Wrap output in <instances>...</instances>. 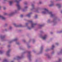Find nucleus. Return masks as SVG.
I'll use <instances>...</instances> for the list:
<instances>
[{
	"instance_id": "obj_4",
	"label": "nucleus",
	"mask_w": 62,
	"mask_h": 62,
	"mask_svg": "<svg viewBox=\"0 0 62 62\" xmlns=\"http://www.w3.org/2000/svg\"><path fill=\"white\" fill-rule=\"evenodd\" d=\"M46 37H47V35H45L44 36L42 37V38L43 39H45Z\"/></svg>"
},
{
	"instance_id": "obj_7",
	"label": "nucleus",
	"mask_w": 62,
	"mask_h": 62,
	"mask_svg": "<svg viewBox=\"0 0 62 62\" xmlns=\"http://www.w3.org/2000/svg\"><path fill=\"white\" fill-rule=\"evenodd\" d=\"M36 24H33L32 23L31 24V26L32 27H33V26H34V25H36Z\"/></svg>"
},
{
	"instance_id": "obj_21",
	"label": "nucleus",
	"mask_w": 62,
	"mask_h": 62,
	"mask_svg": "<svg viewBox=\"0 0 62 62\" xmlns=\"http://www.w3.org/2000/svg\"><path fill=\"white\" fill-rule=\"evenodd\" d=\"M32 7H34V5H32Z\"/></svg>"
},
{
	"instance_id": "obj_3",
	"label": "nucleus",
	"mask_w": 62,
	"mask_h": 62,
	"mask_svg": "<svg viewBox=\"0 0 62 62\" xmlns=\"http://www.w3.org/2000/svg\"><path fill=\"white\" fill-rule=\"evenodd\" d=\"M0 18L2 19V20H4L6 19V18L5 17H4L3 16H1V15H0Z\"/></svg>"
},
{
	"instance_id": "obj_1",
	"label": "nucleus",
	"mask_w": 62,
	"mask_h": 62,
	"mask_svg": "<svg viewBox=\"0 0 62 62\" xmlns=\"http://www.w3.org/2000/svg\"><path fill=\"white\" fill-rule=\"evenodd\" d=\"M44 11L42 12V13H43V14H46V13H47L49 14H50L51 15V16L52 17L54 16V15L52 14V12H49L47 9L45 8L44 9Z\"/></svg>"
},
{
	"instance_id": "obj_8",
	"label": "nucleus",
	"mask_w": 62,
	"mask_h": 62,
	"mask_svg": "<svg viewBox=\"0 0 62 62\" xmlns=\"http://www.w3.org/2000/svg\"><path fill=\"white\" fill-rule=\"evenodd\" d=\"M16 1L17 2V3H19V1H17V0H16Z\"/></svg>"
},
{
	"instance_id": "obj_26",
	"label": "nucleus",
	"mask_w": 62,
	"mask_h": 62,
	"mask_svg": "<svg viewBox=\"0 0 62 62\" xmlns=\"http://www.w3.org/2000/svg\"><path fill=\"white\" fill-rule=\"evenodd\" d=\"M23 11H24V10H23Z\"/></svg>"
},
{
	"instance_id": "obj_14",
	"label": "nucleus",
	"mask_w": 62,
	"mask_h": 62,
	"mask_svg": "<svg viewBox=\"0 0 62 62\" xmlns=\"http://www.w3.org/2000/svg\"><path fill=\"white\" fill-rule=\"evenodd\" d=\"M6 61H7V60L6 59L4 61V62H6Z\"/></svg>"
},
{
	"instance_id": "obj_20",
	"label": "nucleus",
	"mask_w": 62,
	"mask_h": 62,
	"mask_svg": "<svg viewBox=\"0 0 62 62\" xmlns=\"http://www.w3.org/2000/svg\"><path fill=\"white\" fill-rule=\"evenodd\" d=\"M3 9H6V8L5 7H4L3 8Z\"/></svg>"
},
{
	"instance_id": "obj_32",
	"label": "nucleus",
	"mask_w": 62,
	"mask_h": 62,
	"mask_svg": "<svg viewBox=\"0 0 62 62\" xmlns=\"http://www.w3.org/2000/svg\"><path fill=\"white\" fill-rule=\"evenodd\" d=\"M20 0H19V1Z\"/></svg>"
},
{
	"instance_id": "obj_28",
	"label": "nucleus",
	"mask_w": 62,
	"mask_h": 62,
	"mask_svg": "<svg viewBox=\"0 0 62 62\" xmlns=\"http://www.w3.org/2000/svg\"><path fill=\"white\" fill-rule=\"evenodd\" d=\"M11 62H13V61H11Z\"/></svg>"
},
{
	"instance_id": "obj_6",
	"label": "nucleus",
	"mask_w": 62,
	"mask_h": 62,
	"mask_svg": "<svg viewBox=\"0 0 62 62\" xmlns=\"http://www.w3.org/2000/svg\"><path fill=\"white\" fill-rule=\"evenodd\" d=\"M31 14V13H29L28 15H27V16H28V17H29L30 16V14Z\"/></svg>"
},
{
	"instance_id": "obj_29",
	"label": "nucleus",
	"mask_w": 62,
	"mask_h": 62,
	"mask_svg": "<svg viewBox=\"0 0 62 62\" xmlns=\"http://www.w3.org/2000/svg\"><path fill=\"white\" fill-rule=\"evenodd\" d=\"M1 7L0 6V8H1Z\"/></svg>"
},
{
	"instance_id": "obj_12",
	"label": "nucleus",
	"mask_w": 62,
	"mask_h": 62,
	"mask_svg": "<svg viewBox=\"0 0 62 62\" xmlns=\"http://www.w3.org/2000/svg\"><path fill=\"white\" fill-rule=\"evenodd\" d=\"M56 5L57 6H60V4H56Z\"/></svg>"
},
{
	"instance_id": "obj_24",
	"label": "nucleus",
	"mask_w": 62,
	"mask_h": 62,
	"mask_svg": "<svg viewBox=\"0 0 62 62\" xmlns=\"http://www.w3.org/2000/svg\"><path fill=\"white\" fill-rule=\"evenodd\" d=\"M29 29H30V28H29Z\"/></svg>"
},
{
	"instance_id": "obj_23",
	"label": "nucleus",
	"mask_w": 62,
	"mask_h": 62,
	"mask_svg": "<svg viewBox=\"0 0 62 62\" xmlns=\"http://www.w3.org/2000/svg\"><path fill=\"white\" fill-rule=\"evenodd\" d=\"M5 15H7V13H5Z\"/></svg>"
},
{
	"instance_id": "obj_22",
	"label": "nucleus",
	"mask_w": 62,
	"mask_h": 62,
	"mask_svg": "<svg viewBox=\"0 0 62 62\" xmlns=\"http://www.w3.org/2000/svg\"><path fill=\"white\" fill-rule=\"evenodd\" d=\"M41 2H40L39 3V4H41Z\"/></svg>"
},
{
	"instance_id": "obj_13",
	"label": "nucleus",
	"mask_w": 62,
	"mask_h": 62,
	"mask_svg": "<svg viewBox=\"0 0 62 62\" xmlns=\"http://www.w3.org/2000/svg\"><path fill=\"white\" fill-rule=\"evenodd\" d=\"M29 22H30V23H32V21H30Z\"/></svg>"
},
{
	"instance_id": "obj_30",
	"label": "nucleus",
	"mask_w": 62,
	"mask_h": 62,
	"mask_svg": "<svg viewBox=\"0 0 62 62\" xmlns=\"http://www.w3.org/2000/svg\"><path fill=\"white\" fill-rule=\"evenodd\" d=\"M4 0V1H6V0Z\"/></svg>"
},
{
	"instance_id": "obj_17",
	"label": "nucleus",
	"mask_w": 62,
	"mask_h": 62,
	"mask_svg": "<svg viewBox=\"0 0 62 62\" xmlns=\"http://www.w3.org/2000/svg\"><path fill=\"white\" fill-rule=\"evenodd\" d=\"M18 27H22V25H20L19 26H18Z\"/></svg>"
},
{
	"instance_id": "obj_19",
	"label": "nucleus",
	"mask_w": 62,
	"mask_h": 62,
	"mask_svg": "<svg viewBox=\"0 0 62 62\" xmlns=\"http://www.w3.org/2000/svg\"><path fill=\"white\" fill-rule=\"evenodd\" d=\"M37 15H36V16H35L36 18H37Z\"/></svg>"
},
{
	"instance_id": "obj_10",
	"label": "nucleus",
	"mask_w": 62,
	"mask_h": 62,
	"mask_svg": "<svg viewBox=\"0 0 62 62\" xmlns=\"http://www.w3.org/2000/svg\"><path fill=\"white\" fill-rule=\"evenodd\" d=\"M21 17H23V15H21Z\"/></svg>"
},
{
	"instance_id": "obj_25",
	"label": "nucleus",
	"mask_w": 62,
	"mask_h": 62,
	"mask_svg": "<svg viewBox=\"0 0 62 62\" xmlns=\"http://www.w3.org/2000/svg\"><path fill=\"white\" fill-rule=\"evenodd\" d=\"M61 13H62V11H61Z\"/></svg>"
},
{
	"instance_id": "obj_11",
	"label": "nucleus",
	"mask_w": 62,
	"mask_h": 62,
	"mask_svg": "<svg viewBox=\"0 0 62 62\" xmlns=\"http://www.w3.org/2000/svg\"><path fill=\"white\" fill-rule=\"evenodd\" d=\"M53 4H52V5H49V6L50 7H51V6H53Z\"/></svg>"
},
{
	"instance_id": "obj_31",
	"label": "nucleus",
	"mask_w": 62,
	"mask_h": 62,
	"mask_svg": "<svg viewBox=\"0 0 62 62\" xmlns=\"http://www.w3.org/2000/svg\"><path fill=\"white\" fill-rule=\"evenodd\" d=\"M40 26H41V25Z\"/></svg>"
},
{
	"instance_id": "obj_9",
	"label": "nucleus",
	"mask_w": 62,
	"mask_h": 62,
	"mask_svg": "<svg viewBox=\"0 0 62 62\" xmlns=\"http://www.w3.org/2000/svg\"><path fill=\"white\" fill-rule=\"evenodd\" d=\"M54 45H52V48H54Z\"/></svg>"
},
{
	"instance_id": "obj_16",
	"label": "nucleus",
	"mask_w": 62,
	"mask_h": 62,
	"mask_svg": "<svg viewBox=\"0 0 62 62\" xmlns=\"http://www.w3.org/2000/svg\"><path fill=\"white\" fill-rule=\"evenodd\" d=\"M27 8V7H25V8Z\"/></svg>"
},
{
	"instance_id": "obj_5",
	"label": "nucleus",
	"mask_w": 62,
	"mask_h": 62,
	"mask_svg": "<svg viewBox=\"0 0 62 62\" xmlns=\"http://www.w3.org/2000/svg\"><path fill=\"white\" fill-rule=\"evenodd\" d=\"M12 3H13V1H9V4L10 5H11L12 4Z\"/></svg>"
},
{
	"instance_id": "obj_15",
	"label": "nucleus",
	"mask_w": 62,
	"mask_h": 62,
	"mask_svg": "<svg viewBox=\"0 0 62 62\" xmlns=\"http://www.w3.org/2000/svg\"><path fill=\"white\" fill-rule=\"evenodd\" d=\"M0 54H2V51L0 50Z\"/></svg>"
},
{
	"instance_id": "obj_27",
	"label": "nucleus",
	"mask_w": 62,
	"mask_h": 62,
	"mask_svg": "<svg viewBox=\"0 0 62 62\" xmlns=\"http://www.w3.org/2000/svg\"><path fill=\"white\" fill-rule=\"evenodd\" d=\"M18 58H20V57H18Z\"/></svg>"
},
{
	"instance_id": "obj_18",
	"label": "nucleus",
	"mask_w": 62,
	"mask_h": 62,
	"mask_svg": "<svg viewBox=\"0 0 62 62\" xmlns=\"http://www.w3.org/2000/svg\"><path fill=\"white\" fill-rule=\"evenodd\" d=\"M9 51H8L7 52V54H8V53H9Z\"/></svg>"
},
{
	"instance_id": "obj_2",
	"label": "nucleus",
	"mask_w": 62,
	"mask_h": 62,
	"mask_svg": "<svg viewBox=\"0 0 62 62\" xmlns=\"http://www.w3.org/2000/svg\"><path fill=\"white\" fill-rule=\"evenodd\" d=\"M16 6H17L18 10H20L21 9V7L20 6V5L18 4H17L16 5Z\"/></svg>"
}]
</instances>
